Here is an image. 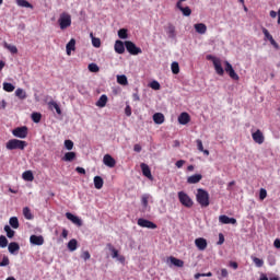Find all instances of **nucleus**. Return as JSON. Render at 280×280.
I'll return each instance as SVG.
<instances>
[{"mask_svg": "<svg viewBox=\"0 0 280 280\" xmlns=\"http://www.w3.org/2000/svg\"><path fill=\"white\" fill-rule=\"evenodd\" d=\"M196 200H197L198 205H200V207H202V208L209 207V205H210L209 191H207L202 188L197 189Z\"/></svg>", "mask_w": 280, "mask_h": 280, "instance_id": "obj_1", "label": "nucleus"}, {"mask_svg": "<svg viewBox=\"0 0 280 280\" xmlns=\"http://www.w3.org/2000/svg\"><path fill=\"white\" fill-rule=\"evenodd\" d=\"M7 150H25L27 142L19 139H11L5 144Z\"/></svg>", "mask_w": 280, "mask_h": 280, "instance_id": "obj_2", "label": "nucleus"}, {"mask_svg": "<svg viewBox=\"0 0 280 280\" xmlns=\"http://www.w3.org/2000/svg\"><path fill=\"white\" fill-rule=\"evenodd\" d=\"M58 24L60 30H67L68 27H71V14L63 12L60 14Z\"/></svg>", "mask_w": 280, "mask_h": 280, "instance_id": "obj_3", "label": "nucleus"}, {"mask_svg": "<svg viewBox=\"0 0 280 280\" xmlns=\"http://www.w3.org/2000/svg\"><path fill=\"white\" fill-rule=\"evenodd\" d=\"M177 196L180 205L187 207V209H191V207H194V200H191V197H189L185 191H179Z\"/></svg>", "mask_w": 280, "mask_h": 280, "instance_id": "obj_4", "label": "nucleus"}, {"mask_svg": "<svg viewBox=\"0 0 280 280\" xmlns=\"http://www.w3.org/2000/svg\"><path fill=\"white\" fill-rule=\"evenodd\" d=\"M125 47L127 51L131 54V56H139V54H143V50H141L140 47H137V45L130 40L125 42Z\"/></svg>", "mask_w": 280, "mask_h": 280, "instance_id": "obj_5", "label": "nucleus"}, {"mask_svg": "<svg viewBox=\"0 0 280 280\" xmlns=\"http://www.w3.org/2000/svg\"><path fill=\"white\" fill-rule=\"evenodd\" d=\"M224 65H225V72L229 74L231 80H235L237 82V80H240V75L237 74V72H235V69H233V66L231 65V62L225 61Z\"/></svg>", "mask_w": 280, "mask_h": 280, "instance_id": "obj_6", "label": "nucleus"}, {"mask_svg": "<svg viewBox=\"0 0 280 280\" xmlns=\"http://www.w3.org/2000/svg\"><path fill=\"white\" fill-rule=\"evenodd\" d=\"M13 137H18V139H25L27 137V127H18L12 131Z\"/></svg>", "mask_w": 280, "mask_h": 280, "instance_id": "obj_7", "label": "nucleus"}, {"mask_svg": "<svg viewBox=\"0 0 280 280\" xmlns=\"http://www.w3.org/2000/svg\"><path fill=\"white\" fill-rule=\"evenodd\" d=\"M252 138L255 143H258V145H261V143L266 141V137H264V132H261L259 129L252 133Z\"/></svg>", "mask_w": 280, "mask_h": 280, "instance_id": "obj_8", "label": "nucleus"}, {"mask_svg": "<svg viewBox=\"0 0 280 280\" xmlns=\"http://www.w3.org/2000/svg\"><path fill=\"white\" fill-rule=\"evenodd\" d=\"M138 226L142 229H156V224L147 219H138Z\"/></svg>", "mask_w": 280, "mask_h": 280, "instance_id": "obj_9", "label": "nucleus"}, {"mask_svg": "<svg viewBox=\"0 0 280 280\" xmlns=\"http://www.w3.org/2000/svg\"><path fill=\"white\" fill-rule=\"evenodd\" d=\"M30 242L31 244H33L34 246H43L45 244V238L43 237V235H31L30 237Z\"/></svg>", "mask_w": 280, "mask_h": 280, "instance_id": "obj_10", "label": "nucleus"}, {"mask_svg": "<svg viewBox=\"0 0 280 280\" xmlns=\"http://www.w3.org/2000/svg\"><path fill=\"white\" fill-rule=\"evenodd\" d=\"M103 163L106 167H115V165H117V161L110 154L104 155Z\"/></svg>", "mask_w": 280, "mask_h": 280, "instance_id": "obj_11", "label": "nucleus"}, {"mask_svg": "<svg viewBox=\"0 0 280 280\" xmlns=\"http://www.w3.org/2000/svg\"><path fill=\"white\" fill-rule=\"evenodd\" d=\"M164 30H165L168 38H172V39L176 38V26H174V24L168 23L164 27Z\"/></svg>", "mask_w": 280, "mask_h": 280, "instance_id": "obj_12", "label": "nucleus"}, {"mask_svg": "<svg viewBox=\"0 0 280 280\" xmlns=\"http://www.w3.org/2000/svg\"><path fill=\"white\" fill-rule=\"evenodd\" d=\"M189 121H191V116H189L188 113L183 112L178 116V124H180V126H187V124H189Z\"/></svg>", "mask_w": 280, "mask_h": 280, "instance_id": "obj_13", "label": "nucleus"}, {"mask_svg": "<svg viewBox=\"0 0 280 280\" xmlns=\"http://www.w3.org/2000/svg\"><path fill=\"white\" fill-rule=\"evenodd\" d=\"M195 246L198 248V250H207V240L203 237H199L195 240Z\"/></svg>", "mask_w": 280, "mask_h": 280, "instance_id": "obj_14", "label": "nucleus"}, {"mask_svg": "<svg viewBox=\"0 0 280 280\" xmlns=\"http://www.w3.org/2000/svg\"><path fill=\"white\" fill-rule=\"evenodd\" d=\"M66 218L68 220H70V222L72 224H75L77 226H82V219L78 218L77 215H74L73 213L71 212H67L66 213Z\"/></svg>", "mask_w": 280, "mask_h": 280, "instance_id": "obj_15", "label": "nucleus"}, {"mask_svg": "<svg viewBox=\"0 0 280 280\" xmlns=\"http://www.w3.org/2000/svg\"><path fill=\"white\" fill-rule=\"evenodd\" d=\"M219 222H221V224H237V219L222 214L219 217Z\"/></svg>", "mask_w": 280, "mask_h": 280, "instance_id": "obj_16", "label": "nucleus"}, {"mask_svg": "<svg viewBox=\"0 0 280 280\" xmlns=\"http://www.w3.org/2000/svg\"><path fill=\"white\" fill-rule=\"evenodd\" d=\"M213 67L218 75H224V68H222V61L220 59H214Z\"/></svg>", "mask_w": 280, "mask_h": 280, "instance_id": "obj_17", "label": "nucleus"}, {"mask_svg": "<svg viewBox=\"0 0 280 280\" xmlns=\"http://www.w3.org/2000/svg\"><path fill=\"white\" fill-rule=\"evenodd\" d=\"M140 167L142 170L143 176L149 178V180H152L154 178V177H152V171L150 170V166H148V164L142 163V164H140Z\"/></svg>", "mask_w": 280, "mask_h": 280, "instance_id": "obj_18", "label": "nucleus"}, {"mask_svg": "<svg viewBox=\"0 0 280 280\" xmlns=\"http://www.w3.org/2000/svg\"><path fill=\"white\" fill-rule=\"evenodd\" d=\"M202 180V175L201 174H195L189 177H187V183L188 185H196Z\"/></svg>", "mask_w": 280, "mask_h": 280, "instance_id": "obj_19", "label": "nucleus"}, {"mask_svg": "<svg viewBox=\"0 0 280 280\" xmlns=\"http://www.w3.org/2000/svg\"><path fill=\"white\" fill-rule=\"evenodd\" d=\"M176 8L182 11L184 16H191V9L189 7H183V3L177 2Z\"/></svg>", "mask_w": 280, "mask_h": 280, "instance_id": "obj_20", "label": "nucleus"}, {"mask_svg": "<svg viewBox=\"0 0 280 280\" xmlns=\"http://www.w3.org/2000/svg\"><path fill=\"white\" fill-rule=\"evenodd\" d=\"M114 49H115L116 54H124L126 51V46L124 45V42L116 40Z\"/></svg>", "mask_w": 280, "mask_h": 280, "instance_id": "obj_21", "label": "nucleus"}, {"mask_svg": "<svg viewBox=\"0 0 280 280\" xmlns=\"http://www.w3.org/2000/svg\"><path fill=\"white\" fill-rule=\"evenodd\" d=\"M195 31L197 32V34H207V24L205 23H197L194 25Z\"/></svg>", "mask_w": 280, "mask_h": 280, "instance_id": "obj_22", "label": "nucleus"}, {"mask_svg": "<svg viewBox=\"0 0 280 280\" xmlns=\"http://www.w3.org/2000/svg\"><path fill=\"white\" fill-rule=\"evenodd\" d=\"M8 250L11 255H14V253H19V250H21V246L16 242H11L8 246Z\"/></svg>", "mask_w": 280, "mask_h": 280, "instance_id": "obj_23", "label": "nucleus"}, {"mask_svg": "<svg viewBox=\"0 0 280 280\" xmlns=\"http://www.w3.org/2000/svg\"><path fill=\"white\" fill-rule=\"evenodd\" d=\"M106 104H108V96H106V94H103L96 102V106L98 108H104L106 106Z\"/></svg>", "mask_w": 280, "mask_h": 280, "instance_id": "obj_24", "label": "nucleus"}, {"mask_svg": "<svg viewBox=\"0 0 280 280\" xmlns=\"http://www.w3.org/2000/svg\"><path fill=\"white\" fill-rule=\"evenodd\" d=\"M170 261L173 266H175L176 268H183V266H185V261H183L182 259H178L174 256H171Z\"/></svg>", "mask_w": 280, "mask_h": 280, "instance_id": "obj_25", "label": "nucleus"}, {"mask_svg": "<svg viewBox=\"0 0 280 280\" xmlns=\"http://www.w3.org/2000/svg\"><path fill=\"white\" fill-rule=\"evenodd\" d=\"M153 121L154 124L161 125L165 122V115H163L162 113H155L153 115Z\"/></svg>", "mask_w": 280, "mask_h": 280, "instance_id": "obj_26", "label": "nucleus"}, {"mask_svg": "<svg viewBox=\"0 0 280 280\" xmlns=\"http://www.w3.org/2000/svg\"><path fill=\"white\" fill-rule=\"evenodd\" d=\"M66 51L68 56H71V51H75V39L71 38L70 42L66 45Z\"/></svg>", "mask_w": 280, "mask_h": 280, "instance_id": "obj_27", "label": "nucleus"}, {"mask_svg": "<svg viewBox=\"0 0 280 280\" xmlns=\"http://www.w3.org/2000/svg\"><path fill=\"white\" fill-rule=\"evenodd\" d=\"M16 5L20 8H30V10H34V5L30 3L27 0H15Z\"/></svg>", "mask_w": 280, "mask_h": 280, "instance_id": "obj_28", "label": "nucleus"}, {"mask_svg": "<svg viewBox=\"0 0 280 280\" xmlns=\"http://www.w3.org/2000/svg\"><path fill=\"white\" fill-rule=\"evenodd\" d=\"M94 187L95 189H102L104 187V179L101 176L94 177Z\"/></svg>", "mask_w": 280, "mask_h": 280, "instance_id": "obj_29", "label": "nucleus"}, {"mask_svg": "<svg viewBox=\"0 0 280 280\" xmlns=\"http://www.w3.org/2000/svg\"><path fill=\"white\" fill-rule=\"evenodd\" d=\"M68 250L73 253V250H78V240L72 238L68 242Z\"/></svg>", "mask_w": 280, "mask_h": 280, "instance_id": "obj_30", "label": "nucleus"}, {"mask_svg": "<svg viewBox=\"0 0 280 280\" xmlns=\"http://www.w3.org/2000/svg\"><path fill=\"white\" fill-rule=\"evenodd\" d=\"M23 180H27L28 183H32L34 180V173L32 171H26L22 174Z\"/></svg>", "mask_w": 280, "mask_h": 280, "instance_id": "obj_31", "label": "nucleus"}, {"mask_svg": "<svg viewBox=\"0 0 280 280\" xmlns=\"http://www.w3.org/2000/svg\"><path fill=\"white\" fill-rule=\"evenodd\" d=\"M15 95L19 97V100H26L27 98V92L25 90L19 88L15 90Z\"/></svg>", "mask_w": 280, "mask_h": 280, "instance_id": "obj_32", "label": "nucleus"}, {"mask_svg": "<svg viewBox=\"0 0 280 280\" xmlns=\"http://www.w3.org/2000/svg\"><path fill=\"white\" fill-rule=\"evenodd\" d=\"M107 248L110 250L113 259H117V257H119V250H117L113 244L108 243Z\"/></svg>", "mask_w": 280, "mask_h": 280, "instance_id": "obj_33", "label": "nucleus"}, {"mask_svg": "<svg viewBox=\"0 0 280 280\" xmlns=\"http://www.w3.org/2000/svg\"><path fill=\"white\" fill-rule=\"evenodd\" d=\"M49 108H55L57 115H62V109H60V105L56 103L55 101H51L48 103Z\"/></svg>", "mask_w": 280, "mask_h": 280, "instance_id": "obj_34", "label": "nucleus"}, {"mask_svg": "<svg viewBox=\"0 0 280 280\" xmlns=\"http://www.w3.org/2000/svg\"><path fill=\"white\" fill-rule=\"evenodd\" d=\"M23 215L26 220H34V214H32V210L28 207L23 208Z\"/></svg>", "mask_w": 280, "mask_h": 280, "instance_id": "obj_35", "label": "nucleus"}, {"mask_svg": "<svg viewBox=\"0 0 280 280\" xmlns=\"http://www.w3.org/2000/svg\"><path fill=\"white\" fill-rule=\"evenodd\" d=\"M90 37L92 38L93 47H96V48L102 47V40L100 38L93 36V33L90 34Z\"/></svg>", "mask_w": 280, "mask_h": 280, "instance_id": "obj_36", "label": "nucleus"}, {"mask_svg": "<svg viewBox=\"0 0 280 280\" xmlns=\"http://www.w3.org/2000/svg\"><path fill=\"white\" fill-rule=\"evenodd\" d=\"M9 224H10V226H12V229H19V226H20L19 218L11 217L10 220H9Z\"/></svg>", "mask_w": 280, "mask_h": 280, "instance_id": "obj_37", "label": "nucleus"}, {"mask_svg": "<svg viewBox=\"0 0 280 280\" xmlns=\"http://www.w3.org/2000/svg\"><path fill=\"white\" fill-rule=\"evenodd\" d=\"M117 82H118V84H121L122 86H127L128 78L125 74L117 75Z\"/></svg>", "mask_w": 280, "mask_h": 280, "instance_id": "obj_38", "label": "nucleus"}, {"mask_svg": "<svg viewBox=\"0 0 280 280\" xmlns=\"http://www.w3.org/2000/svg\"><path fill=\"white\" fill-rule=\"evenodd\" d=\"M252 261L255 264L256 268H262L264 267V259L252 256Z\"/></svg>", "mask_w": 280, "mask_h": 280, "instance_id": "obj_39", "label": "nucleus"}, {"mask_svg": "<svg viewBox=\"0 0 280 280\" xmlns=\"http://www.w3.org/2000/svg\"><path fill=\"white\" fill-rule=\"evenodd\" d=\"M171 69H172V73H174V75H178V73H180V66H178V62L174 61L171 65Z\"/></svg>", "mask_w": 280, "mask_h": 280, "instance_id": "obj_40", "label": "nucleus"}, {"mask_svg": "<svg viewBox=\"0 0 280 280\" xmlns=\"http://www.w3.org/2000/svg\"><path fill=\"white\" fill-rule=\"evenodd\" d=\"M4 231L7 233V237H9V240H12V237H14V230H12V228H10V225H4Z\"/></svg>", "mask_w": 280, "mask_h": 280, "instance_id": "obj_41", "label": "nucleus"}, {"mask_svg": "<svg viewBox=\"0 0 280 280\" xmlns=\"http://www.w3.org/2000/svg\"><path fill=\"white\" fill-rule=\"evenodd\" d=\"M14 85L12 83L4 82L3 83V91L7 93H12L14 91Z\"/></svg>", "mask_w": 280, "mask_h": 280, "instance_id": "obj_42", "label": "nucleus"}, {"mask_svg": "<svg viewBox=\"0 0 280 280\" xmlns=\"http://www.w3.org/2000/svg\"><path fill=\"white\" fill-rule=\"evenodd\" d=\"M75 160V152H67L63 156V161H74Z\"/></svg>", "mask_w": 280, "mask_h": 280, "instance_id": "obj_43", "label": "nucleus"}, {"mask_svg": "<svg viewBox=\"0 0 280 280\" xmlns=\"http://www.w3.org/2000/svg\"><path fill=\"white\" fill-rule=\"evenodd\" d=\"M5 49H9L11 54H19V48L16 46L5 43Z\"/></svg>", "mask_w": 280, "mask_h": 280, "instance_id": "obj_44", "label": "nucleus"}, {"mask_svg": "<svg viewBox=\"0 0 280 280\" xmlns=\"http://www.w3.org/2000/svg\"><path fill=\"white\" fill-rule=\"evenodd\" d=\"M32 119L34 124H40V119H43V115H40V113H33Z\"/></svg>", "mask_w": 280, "mask_h": 280, "instance_id": "obj_45", "label": "nucleus"}, {"mask_svg": "<svg viewBox=\"0 0 280 280\" xmlns=\"http://www.w3.org/2000/svg\"><path fill=\"white\" fill-rule=\"evenodd\" d=\"M118 37L121 38V39L128 38V30H126V28H120V30L118 31Z\"/></svg>", "mask_w": 280, "mask_h": 280, "instance_id": "obj_46", "label": "nucleus"}, {"mask_svg": "<svg viewBox=\"0 0 280 280\" xmlns=\"http://www.w3.org/2000/svg\"><path fill=\"white\" fill-rule=\"evenodd\" d=\"M89 71H91L92 73H97V71H100V67L97 66V63H90L88 66Z\"/></svg>", "mask_w": 280, "mask_h": 280, "instance_id": "obj_47", "label": "nucleus"}, {"mask_svg": "<svg viewBox=\"0 0 280 280\" xmlns=\"http://www.w3.org/2000/svg\"><path fill=\"white\" fill-rule=\"evenodd\" d=\"M150 88L153 89V91H161V83H159V81H152Z\"/></svg>", "mask_w": 280, "mask_h": 280, "instance_id": "obj_48", "label": "nucleus"}, {"mask_svg": "<svg viewBox=\"0 0 280 280\" xmlns=\"http://www.w3.org/2000/svg\"><path fill=\"white\" fill-rule=\"evenodd\" d=\"M8 246V238L4 235H0V248H5Z\"/></svg>", "mask_w": 280, "mask_h": 280, "instance_id": "obj_49", "label": "nucleus"}, {"mask_svg": "<svg viewBox=\"0 0 280 280\" xmlns=\"http://www.w3.org/2000/svg\"><path fill=\"white\" fill-rule=\"evenodd\" d=\"M5 266H10V258L8 256H3L2 261H0V268Z\"/></svg>", "mask_w": 280, "mask_h": 280, "instance_id": "obj_50", "label": "nucleus"}, {"mask_svg": "<svg viewBox=\"0 0 280 280\" xmlns=\"http://www.w3.org/2000/svg\"><path fill=\"white\" fill-rule=\"evenodd\" d=\"M267 197H268V191L266 190V188H261L259 191L260 200H266Z\"/></svg>", "mask_w": 280, "mask_h": 280, "instance_id": "obj_51", "label": "nucleus"}, {"mask_svg": "<svg viewBox=\"0 0 280 280\" xmlns=\"http://www.w3.org/2000/svg\"><path fill=\"white\" fill-rule=\"evenodd\" d=\"M196 144H197V150H198L199 152H205V147L202 145V140L197 139V140H196Z\"/></svg>", "mask_w": 280, "mask_h": 280, "instance_id": "obj_52", "label": "nucleus"}, {"mask_svg": "<svg viewBox=\"0 0 280 280\" xmlns=\"http://www.w3.org/2000/svg\"><path fill=\"white\" fill-rule=\"evenodd\" d=\"M150 200V196L149 195H143L141 197V202H142V206L145 208L148 207V201Z\"/></svg>", "mask_w": 280, "mask_h": 280, "instance_id": "obj_53", "label": "nucleus"}, {"mask_svg": "<svg viewBox=\"0 0 280 280\" xmlns=\"http://www.w3.org/2000/svg\"><path fill=\"white\" fill-rule=\"evenodd\" d=\"M226 277H229V270L221 269V276H219L218 279L223 280L226 279Z\"/></svg>", "mask_w": 280, "mask_h": 280, "instance_id": "obj_54", "label": "nucleus"}, {"mask_svg": "<svg viewBox=\"0 0 280 280\" xmlns=\"http://www.w3.org/2000/svg\"><path fill=\"white\" fill-rule=\"evenodd\" d=\"M81 258L84 259V261H89V259H91V253H89V250L83 252Z\"/></svg>", "mask_w": 280, "mask_h": 280, "instance_id": "obj_55", "label": "nucleus"}, {"mask_svg": "<svg viewBox=\"0 0 280 280\" xmlns=\"http://www.w3.org/2000/svg\"><path fill=\"white\" fill-rule=\"evenodd\" d=\"M65 148H67L68 150H73V141L66 140L65 141Z\"/></svg>", "mask_w": 280, "mask_h": 280, "instance_id": "obj_56", "label": "nucleus"}, {"mask_svg": "<svg viewBox=\"0 0 280 280\" xmlns=\"http://www.w3.org/2000/svg\"><path fill=\"white\" fill-rule=\"evenodd\" d=\"M262 34L267 40H270L272 38V36L270 35V32H268V30L265 27L262 28Z\"/></svg>", "mask_w": 280, "mask_h": 280, "instance_id": "obj_57", "label": "nucleus"}, {"mask_svg": "<svg viewBox=\"0 0 280 280\" xmlns=\"http://www.w3.org/2000/svg\"><path fill=\"white\" fill-rule=\"evenodd\" d=\"M125 114L127 117H130V115H132V108L130 107V105L126 106Z\"/></svg>", "mask_w": 280, "mask_h": 280, "instance_id": "obj_58", "label": "nucleus"}, {"mask_svg": "<svg viewBox=\"0 0 280 280\" xmlns=\"http://www.w3.org/2000/svg\"><path fill=\"white\" fill-rule=\"evenodd\" d=\"M269 43L272 45V47H275V49H279V44L275 40L273 37L269 40Z\"/></svg>", "mask_w": 280, "mask_h": 280, "instance_id": "obj_59", "label": "nucleus"}, {"mask_svg": "<svg viewBox=\"0 0 280 280\" xmlns=\"http://www.w3.org/2000/svg\"><path fill=\"white\" fill-rule=\"evenodd\" d=\"M176 167H178V170H180V167H183V165H185V160H178L176 163H175Z\"/></svg>", "mask_w": 280, "mask_h": 280, "instance_id": "obj_60", "label": "nucleus"}, {"mask_svg": "<svg viewBox=\"0 0 280 280\" xmlns=\"http://www.w3.org/2000/svg\"><path fill=\"white\" fill-rule=\"evenodd\" d=\"M75 172H78V174H86V170H84L83 167H80V166H78L75 168Z\"/></svg>", "mask_w": 280, "mask_h": 280, "instance_id": "obj_61", "label": "nucleus"}, {"mask_svg": "<svg viewBox=\"0 0 280 280\" xmlns=\"http://www.w3.org/2000/svg\"><path fill=\"white\" fill-rule=\"evenodd\" d=\"M219 246H221V244H224V234H219V242H218Z\"/></svg>", "mask_w": 280, "mask_h": 280, "instance_id": "obj_62", "label": "nucleus"}, {"mask_svg": "<svg viewBox=\"0 0 280 280\" xmlns=\"http://www.w3.org/2000/svg\"><path fill=\"white\" fill-rule=\"evenodd\" d=\"M273 246H275V248H280V240L279 238L275 240Z\"/></svg>", "mask_w": 280, "mask_h": 280, "instance_id": "obj_63", "label": "nucleus"}, {"mask_svg": "<svg viewBox=\"0 0 280 280\" xmlns=\"http://www.w3.org/2000/svg\"><path fill=\"white\" fill-rule=\"evenodd\" d=\"M133 151L135 152H141V144H135L133 145Z\"/></svg>", "mask_w": 280, "mask_h": 280, "instance_id": "obj_64", "label": "nucleus"}]
</instances>
